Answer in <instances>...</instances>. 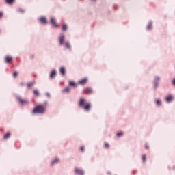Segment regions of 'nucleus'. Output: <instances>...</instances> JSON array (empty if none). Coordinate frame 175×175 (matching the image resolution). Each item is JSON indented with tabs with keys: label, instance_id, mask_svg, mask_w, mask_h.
Listing matches in <instances>:
<instances>
[{
	"label": "nucleus",
	"instance_id": "1",
	"mask_svg": "<svg viewBox=\"0 0 175 175\" xmlns=\"http://www.w3.org/2000/svg\"><path fill=\"white\" fill-rule=\"evenodd\" d=\"M79 107L83 109V110H85V111H90L92 107V105L90 103H87V100L83 98H81L79 99Z\"/></svg>",
	"mask_w": 175,
	"mask_h": 175
},
{
	"label": "nucleus",
	"instance_id": "2",
	"mask_svg": "<svg viewBox=\"0 0 175 175\" xmlns=\"http://www.w3.org/2000/svg\"><path fill=\"white\" fill-rule=\"evenodd\" d=\"M46 107L44 105H39L35 107L32 113L33 114H44L45 113Z\"/></svg>",
	"mask_w": 175,
	"mask_h": 175
},
{
	"label": "nucleus",
	"instance_id": "3",
	"mask_svg": "<svg viewBox=\"0 0 175 175\" xmlns=\"http://www.w3.org/2000/svg\"><path fill=\"white\" fill-rule=\"evenodd\" d=\"M16 99H17L18 103H20L21 105H28V103H29L27 100L22 98L20 96H18L16 98Z\"/></svg>",
	"mask_w": 175,
	"mask_h": 175
},
{
	"label": "nucleus",
	"instance_id": "4",
	"mask_svg": "<svg viewBox=\"0 0 175 175\" xmlns=\"http://www.w3.org/2000/svg\"><path fill=\"white\" fill-rule=\"evenodd\" d=\"M83 92L87 95H91V94H93V90L91 88H86L83 90Z\"/></svg>",
	"mask_w": 175,
	"mask_h": 175
},
{
	"label": "nucleus",
	"instance_id": "5",
	"mask_svg": "<svg viewBox=\"0 0 175 175\" xmlns=\"http://www.w3.org/2000/svg\"><path fill=\"white\" fill-rule=\"evenodd\" d=\"M88 81V79L87 78H84L83 79H81L78 81V84H80V85H85V84H87Z\"/></svg>",
	"mask_w": 175,
	"mask_h": 175
},
{
	"label": "nucleus",
	"instance_id": "6",
	"mask_svg": "<svg viewBox=\"0 0 175 175\" xmlns=\"http://www.w3.org/2000/svg\"><path fill=\"white\" fill-rule=\"evenodd\" d=\"M51 23L55 27H59V25L57 24L56 19L53 17L50 18Z\"/></svg>",
	"mask_w": 175,
	"mask_h": 175
},
{
	"label": "nucleus",
	"instance_id": "7",
	"mask_svg": "<svg viewBox=\"0 0 175 175\" xmlns=\"http://www.w3.org/2000/svg\"><path fill=\"white\" fill-rule=\"evenodd\" d=\"M13 58L12 56H6L5 57V61L6 64H12Z\"/></svg>",
	"mask_w": 175,
	"mask_h": 175
},
{
	"label": "nucleus",
	"instance_id": "8",
	"mask_svg": "<svg viewBox=\"0 0 175 175\" xmlns=\"http://www.w3.org/2000/svg\"><path fill=\"white\" fill-rule=\"evenodd\" d=\"M75 173L76 174H77V175H83V171L82 170H81V169H79V168H77V167H76L75 169Z\"/></svg>",
	"mask_w": 175,
	"mask_h": 175
},
{
	"label": "nucleus",
	"instance_id": "9",
	"mask_svg": "<svg viewBox=\"0 0 175 175\" xmlns=\"http://www.w3.org/2000/svg\"><path fill=\"white\" fill-rule=\"evenodd\" d=\"M59 44L62 45L64 43V40H65V36L64 34H62L59 37Z\"/></svg>",
	"mask_w": 175,
	"mask_h": 175
},
{
	"label": "nucleus",
	"instance_id": "10",
	"mask_svg": "<svg viewBox=\"0 0 175 175\" xmlns=\"http://www.w3.org/2000/svg\"><path fill=\"white\" fill-rule=\"evenodd\" d=\"M165 100L166 102H172L173 100V96L172 95H168L165 97Z\"/></svg>",
	"mask_w": 175,
	"mask_h": 175
},
{
	"label": "nucleus",
	"instance_id": "11",
	"mask_svg": "<svg viewBox=\"0 0 175 175\" xmlns=\"http://www.w3.org/2000/svg\"><path fill=\"white\" fill-rule=\"evenodd\" d=\"M161 80V78L159 77H157L155 78V83H154V88H157L158 85H159V83H158V81Z\"/></svg>",
	"mask_w": 175,
	"mask_h": 175
},
{
	"label": "nucleus",
	"instance_id": "12",
	"mask_svg": "<svg viewBox=\"0 0 175 175\" xmlns=\"http://www.w3.org/2000/svg\"><path fill=\"white\" fill-rule=\"evenodd\" d=\"M56 76V71L55 70H52L50 74V79H54Z\"/></svg>",
	"mask_w": 175,
	"mask_h": 175
},
{
	"label": "nucleus",
	"instance_id": "13",
	"mask_svg": "<svg viewBox=\"0 0 175 175\" xmlns=\"http://www.w3.org/2000/svg\"><path fill=\"white\" fill-rule=\"evenodd\" d=\"M59 72H60L61 75H62L63 76H65V75H66V68L64 67H61Z\"/></svg>",
	"mask_w": 175,
	"mask_h": 175
},
{
	"label": "nucleus",
	"instance_id": "14",
	"mask_svg": "<svg viewBox=\"0 0 175 175\" xmlns=\"http://www.w3.org/2000/svg\"><path fill=\"white\" fill-rule=\"evenodd\" d=\"M40 23H42L43 24H46L47 23V20L45 17H41L40 18Z\"/></svg>",
	"mask_w": 175,
	"mask_h": 175
},
{
	"label": "nucleus",
	"instance_id": "15",
	"mask_svg": "<svg viewBox=\"0 0 175 175\" xmlns=\"http://www.w3.org/2000/svg\"><path fill=\"white\" fill-rule=\"evenodd\" d=\"M69 85L71 87H77V84L74 81H69Z\"/></svg>",
	"mask_w": 175,
	"mask_h": 175
},
{
	"label": "nucleus",
	"instance_id": "16",
	"mask_svg": "<svg viewBox=\"0 0 175 175\" xmlns=\"http://www.w3.org/2000/svg\"><path fill=\"white\" fill-rule=\"evenodd\" d=\"M11 137V133H7L4 136L3 139H8Z\"/></svg>",
	"mask_w": 175,
	"mask_h": 175
},
{
	"label": "nucleus",
	"instance_id": "17",
	"mask_svg": "<svg viewBox=\"0 0 175 175\" xmlns=\"http://www.w3.org/2000/svg\"><path fill=\"white\" fill-rule=\"evenodd\" d=\"M70 87H66L63 90L62 92L66 93V92H70Z\"/></svg>",
	"mask_w": 175,
	"mask_h": 175
},
{
	"label": "nucleus",
	"instance_id": "18",
	"mask_svg": "<svg viewBox=\"0 0 175 175\" xmlns=\"http://www.w3.org/2000/svg\"><path fill=\"white\" fill-rule=\"evenodd\" d=\"M156 105H157V106H161V105H162V101H161V100H160V99L157 100H156Z\"/></svg>",
	"mask_w": 175,
	"mask_h": 175
},
{
	"label": "nucleus",
	"instance_id": "19",
	"mask_svg": "<svg viewBox=\"0 0 175 175\" xmlns=\"http://www.w3.org/2000/svg\"><path fill=\"white\" fill-rule=\"evenodd\" d=\"M59 162V160L58 159H55L51 163V165H54L56 163H58Z\"/></svg>",
	"mask_w": 175,
	"mask_h": 175
},
{
	"label": "nucleus",
	"instance_id": "20",
	"mask_svg": "<svg viewBox=\"0 0 175 175\" xmlns=\"http://www.w3.org/2000/svg\"><path fill=\"white\" fill-rule=\"evenodd\" d=\"M34 84H35V82H29L27 85V87H28V88L33 87V85H34Z\"/></svg>",
	"mask_w": 175,
	"mask_h": 175
},
{
	"label": "nucleus",
	"instance_id": "21",
	"mask_svg": "<svg viewBox=\"0 0 175 175\" xmlns=\"http://www.w3.org/2000/svg\"><path fill=\"white\" fill-rule=\"evenodd\" d=\"M62 31H66L67 29H68L67 25H66V24H64V25H62Z\"/></svg>",
	"mask_w": 175,
	"mask_h": 175
},
{
	"label": "nucleus",
	"instance_id": "22",
	"mask_svg": "<svg viewBox=\"0 0 175 175\" xmlns=\"http://www.w3.org/2000/svg\"><path fill=\"white\" fill-rule=\"evenodd\" d=\"M15 0H5V3L8 4H12Z\"/></svg>",
	"mask_w": 175,
	"mask_h": 175
},
{
	"label": "nucleus",
	"instance_id": "23",
	"mask_svg": "<svg viewBox=\"0 0 175 175\" xmlns=\"http://www.w3.org/2000/svg\"><path fill=\"white\" fill-rule=\"evenodd\" d=\"M33 94L36 95V96H39V91L38 90H34Z\"/></svg>",
	"mask_w": 175,
	"mask_h": 175
},
{
	"label": "nucleus",
	"instance_id": "24",
	"mask_svg": "<svg viewBox=\"0 0 175 175\" xmlns=\"http://www.w3.org/2000/svg\"><path fill=\"white\" fill-rule=\"evenodd\" d=\"M124 135V133L123 132H119L117 133V137H121Z\"/></svg>",
	"mask_w": 175,
	"mask_h": 175
},
{
	"label": "nucleus",
	"instance_id": "25",
	"mask_svg": "<svg viewBox=\"0 0 175 175\" xmlns=\"http://www.w3.org/2000/svg\"><path fill=\"white\" fill-rule=\"evenodd\" d=\"M104 147L105 149H109L110 148V145L109 143H105Z\"/></svg>",
	"mask_w": 175,
	"mask_h": 175
},
{
	"label": "nucleus",
	"instance_id": "26",
	"mask_svg": "<svg viewBox=\"0 0 175 175\" xmlns=\"http://www.w3.org/2000/svg\"><path fill=\"white\" fill-rule=\"evenodd\" d=\"M142 159L143 162L145 163L146 161V154L142 155Z\"/></svg>",
	"mask_w": 175,
	"mask_h": 175
},
{
	"label": "nucleus",
	"instance_id": "27",
	"mask_svg": "<svg viewBox=\"0 0 175 175\" xmlns=\"http://www.w3.org/2000/svg\"><path fill=\"white\" fill-rule=\"evenodd\" d=\"M65 47L66 49H70V44L69 42H66L65 43Z\"/></svg>",
	"mask_w": 175,
	"mask_h": 175
},
{
	"label": "nucleus",
	"instance_id": "28",
	"mask_svg": "<svg viewBox=\"0 0 175 175\" xmlns=\"http://www.w3.org/2000/svg\"><path fill=\"white\" fill-rule=\"evenodd\" d=\"M17 10L18 12H21V13H24L25 12V10L22 8H18Z\"/></svg>",
	"mask_w": 175,
	"mask_h": 175
},
{
	"label": "nucleus",
	"instance_id": "29",
	"mask_svg": "<svg viewBox=\"0 0 175 175\" xmlns=\"http://www.w3.org/2000/svg\"><path fill=\"white\" fill-rule=\"evenodd\" d=\"M147 29H152V23H149L148 25Z\"/></svg>",
	"mask_w": 175,
	"mask_h": 175
},
{
	"label": "nucleus",
	"instance_id": "30",
	"mask_svg": "<svg viewBox=\"0 0 175 175\" xmlns=\"http://www.w3.org/2000/svg\"><path fill=\"white\" fill-rule=\"evenodd\" d=\"M14 77H16L18 76V72L16 71L13 72Z\"/></svg>",
	"mask_w": 175,
	"mask_h": 175
},
{
	"label": "nucleus",
	"instance_id": "31",
	"mask_svg": "<svg viewBox=\"0 0 175 175\" xmlns=\"http://www.w3.org/2000/svg\"><path fill=\"white\" fill-rule=\"evenodd\" d=\"M145 148L146 150H149L150 149V147H149V146L147 144H145Z\"/></svg>",
	"mask_w": 175,
	"mask_h": 175
},
{
	"label": "nucleus",
	"instance_id": "32",
	"mask_svg": "<svg viewBox=\"0 0 175 175\" xmlns=\"http://www.w3.org/2000/svg\"><path fill=\"white\" fill-rule=\"evenodd\" d=\"M84 150H85V147L84 146H81L80 147V150L81 151L84 152Z\"/></svg>",
	"mask_w": 175,
	"mask_h": 175
},
{
	"label": "nucleus",
	"instance_id": "33",
	"mask_svg": "<svg viewBox=\"0 0 175 175\" xmlns=\"http://www.w3.org/2000/svg\"><path fill=\"white\" fill-rule=\"evenodd\" d=\"M3 13L2 12H0V18H3Z\"/></svg>",
	"mask_w": 175,
	"mask_h": 175
}]
</instances>
